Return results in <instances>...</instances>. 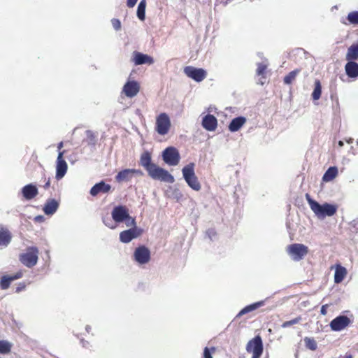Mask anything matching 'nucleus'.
<instances>
[{"instance_id":"f257e3e1","label":"nucleus","mask_w":358,"mask_h":358,"mask_svg":"<svg viewBox=\"0 0 358 358\" xmlns=\"http://www.w3.org/2000/svg\"><path fill=\"white\" fill-rule=\"evenodd\" d=\"M306 198L310 209L319 219L333 216L337 211V206L336 205L328 203L320 204L318 202L313 200L308 194H306Z\"/></svg>"},{"instance_id":"f03ea898","label":"nucleus","mask_w":358,"mask_h":358,"mask_svg":"<svg viewBox=\"0 0 358 358\" xmlns=\"http://www.w3.org/2000/svg\"><path fill=\"white\" fill-rule=\"evenodd\" d=\"M182 176L189 187L193 190L199 191L201 185L194 173V164L189 163L182 169Z\"/></svg>"},{"instance_id":"7ed1b4c3","label":"nucleus","mask_w":358,"mask_h":358,"mask_svg":"<svg viewBox=\"0 0 358 358\" xmlns=\"http://www.w3.org/2000/svg\"><path fill=\"white\" fill-rule=\"evenodd\" d=\"M286 251L293 261L299 262L307 255L308 248L301 243H293L287 247Z\"/></svg>"},{"instance_id":"20e7f679","label":"nucleus","mask_w":358,"mask_h":358,"mask_svg":"<svg viewBox=\"0 0 358 358\" xmlns=\"http://www.w3.org/2000/svg\"><path fill=\"white\" fill-rule=\"evenodd\" d=\"M148 175L154 180H160L168 183H173L174 177L168 171L155 164L148 171Z\"/></svg>"},{"instance_id":"39448f33","label":"nucleus","mask_w":358,"mask_h":358,"mask_svg":"<svg viewBox=\"0 0 358 358\" xmlns=\"http://www.w3.org/2000/svg\"><path fill=\"white\" fill-rule=\"evenodd\" d=\"M39 251L36 247H29L20 255V261L28 268L34 266L38 259Z\"/></svg>"},{"instance_id":"423d86ee","label":"nucleus","mask_w":358,"mask_h":358,"mask_svg":"<svg viewBox=\"0 0 358 358\" xmlns=\"http://www.w3.org/2000/svg\"><path fill=\"white\" fill-rule=\"evenodd\" d=\"M171 123L169 116L162 113L156 117L155 131L160 135L167 134L171 129Z\"/></svg>"},{"instance_id":"0eeeda50","label":"nucleus","mask_w":358,"mask_h":358,"mask_svg":"<svg viewBox=\"0 0 358 358\" xmlns=\"http://www.w3.org/2000/svg\"><path fill=\"white\" fill-rule=\"evenodd\" d=\"M263 350V343L260 336H256L249 341L246 345V351L252 354V358H260Z\"/></svg>"},{"instance_id":"6e6552de","label":"nucleus","mask_w":358,"mask_h":358,"mask_svg":"<svg viewBox=\"0 0 358 358\" xmlns=\"http://www.w3.org/2000/svg\"><path fill=\"white\" fill-rule=\"evenodd\" d=\"M163 160L169 166H176L180 162V154L173 147L166 148L162 154Z\"/></svg>"},{"instance_id":"1a4fd4ad","label":"nucleus","mask_w":358,"mask_h":358,"mask_svg":"<svg viewBox=\"0 0 358 358\" xmlns=\"http://www.w3.org/2000/svg\"><path fill=\"white\" fill-rule=\"evenodd\" d=\"M143 173L140 169H127L120 171L115 176V180L118 182L130 181L134 176H142Z\"/></svg>"},{"instance_id":"9d476101","label":"nucleus","mask_w":358,"mask_h":358,"mask_svg":"<svg viewBox=\"0 0 358 358\" xmlns=\"http://www.w3.org/2000/svg\"><path fill=\"white\" fill-rule=\"evenodd\" d=\"M185 75L196 82H201L206 77V71L203 69H197L193 66H186L184 69Z\"/></svg>"},{"instance_id":"9b49d317","label":"nucleus","mask_w":358,"mask_h":358,"mask_svg":"<svg viewBox=\"0 0 358 358\" xmlns=\"http://www.w3.org/2000/svg\"><path fill=\"white\" fill-rule=\"evenodd\" d=\"M65 152V150L59 151L57 158L55 178L57 180L62 179L65 176L67 171V163L63 159V156Z\"/></svg>"},{"instance_id":"f8f14e48","label":"nucleus","mask_w":358,"mask_h":358,"mask_svg":"<svg viewBox=\"0 0 358 358\" xmlns=\"http://www.w3.org/2000/svg\"><path fill=\"white\" fill-rule=\"evenodd\" d=\"M351 323L350 318L345 315H339L330 322L331 330L340 331L346 328Z\"/></svg>"},{"instance_id":"ddd939ff","label":"nucleus","mask_w":358,"mask_h":358,"mask_svg":"<svg viewBox=\"0 0 358 358\" xmlns=\"http://www.w3.org/2000/svg\"><path fill=\"white\" fill-rule=\"evenodd\" d=\"M134 257L135 261L139 264H145L150 261V252L146 247L140 246L136 248Z\"/></svg>"},{"instance_id":"4468645a","label":"nucleus","mask_w":358,"mask_h":358,"mask_svg":"<svg viewBox=\"0 0 358 358\" xmlns=\"http://www.w3.org/2000/svg\"><path fill=\"white\" fill-rule=\"evenodd\" d=\"M111 215L115 222H123L129 217V209L124 206H115L111 213Z\"/></svg>"},{"instance_id":"2eb2a0df","label":"nucleus","mask_w":358,"mask_h":358,"mask_svg":"<svg viewBox=\"0 0 358 358\" xmlns=\"http://www.w3.org/2000/svg\"><path fill=\"white\" fill-rule=\"evenodd\" d=\"M140 90L139 83L135 80H128L123 86L122 92L128 98H133Z\"/></svg>"},{"instance_id":"dca6fc26","label":"nucleus","mask_w":358,"mask_h":358,"mask_svg":"<svg viewBox=\"0 0 358 358\" xmlns=\"http://www.w3.org/2000/svg\"><path fill=\"white\" fill-rule=\"evenodd\" d=\"M141 234V229L137 227L131 228L128 230L122 231L120 234V240L124 243H128L134 238H137Z\"/></svg>"},{"instance_id":"f3484780","label":"nucleus","mask_w":358,"mask_h":358,"mask_svg":"<svg viewBox=\"0 0 358 358\" xmlns=\"http://www.w3.org/2000/svg\"><path fill=\"white\" fill-rule=\"evenodd\" d=\"M12 240V234L8 229L0 224V248H6Z\"/></svg>"},{"instance_id":"a211bd4d","label":"nucleus","mask_w":358,"mask_h":358,"mask_svg":"<svg viewBox=\"0 0 358 358\" xmlns=\"http://www.w3.org/2000/svg\"><path fill=\"white\" fill-rule=\"evenodd\" d=\"M132 60L136 65L152 64L154 63L152 57L139 52H134Z\"/></svg>"},{"instance_id":"6ab92c4d","label":"nucleus","mask_w":358,"mask_h":358,"mask_svg":"<svg viewBox=\"0 0 358 358\" xmlns=\"http://www.w3.org/2000/svg\"><path fill=\"white\" fill-rule=\"evenodd\" d=\"M217 126V120L213 115H206L202 119V127L207 131H213Z\"/></svg>"},{"instance_id":"aec40b11","label":"nucleus","mask_w":358,"mask_h":358,"mask_svg":"<svg viewBox=\"0 0 358 358\" xmlns=\"http://www.w3.org/2000/svg\"><path fill=\"white\" fill-rule=\"evenodd\" d=\"M111 186L103 181L95 184L90 189V194L93 196L99 193H107L110 190Z\"/></svg>"},{"instance_id":"412c9836","label":"nucleus","mask_w":358,"mask_h":358,"mask_svg":"<svg viewBox=\"0 0 358 358\" xmlns=\"http://www.w3.org/2000/svg\"><path fill=\"white\" fill-rule=\"evenodd\" d=\"M22 273L19 271L13 275H4L1 278L0 281V286L2 289H6L9 287L11 282L21 278Z\"/></svg>"},{"instance_id":"4be33fe9","label":"nucleus","mask_w":358,"mask_h":358,"mask_svg":"<svg viewBox=\"0 0 358 358\" xmlns=\"http://www.w3.org/2000/svg\"><path fill=\"white\" fill-rule=\"evenodd\" d=\"M38 191L37 187L32 184L27 185L22 189V194L27 200L32 199L38 194Z\"/></svg>"},{"instance_id":"5701e85b","label":"nucleus","mask_w":358,"mask_h":358,"mask_svg":"<svg viewBox=\"0 0 358 358\" xmlns=\"http://www.w3.org/2000/svg\"><path fill=\"white\" fill-rule=\"evenodd\" d=\"M267 299H266L264 300L259 301L245 306L237 314L236 317H240L245 314L254 311L257 308L264 306Z\"/></svg>"},{"instance_id":"b1692460","label":"nucleus","mask_w":358,"mask_h":358,"mask_svg":"<svg viewBox=\"0 0 358 358\" xmlns=\"http://www.w3.org/2000/svg\"><path fill=\"white\" fill-rule=\"evenodd\" d=\"M59 202L55 199H48L43 206V212L47 215H53L59 208Z\"/></svg>"},{"instance_id":"393cba45","label":"nucleus","mask_w":358,"mask_h":358,"mask_svg":"<svg viewBox=\"0 0 358 358\" xmlns=\"http://www.w3.org/2000/svg\"><path fill=\"white\" fill-rule=\"evenodd\" d=\"M345 73L349 78H355L358 77V64L354 61H348L345 66Z\"/></svg>"},{"instance_id":"a878e982","label":"nucleus","mask_w":358,"mask_h":358,"mask_svg":"<svg viewBox=\"0 0 358 358\" xmlns=\"http://www.w3.org/2000/svg\"><path fill=\"white\" fill-rule=\"evenodd\" d=\"M348 274L347 269L341 266V264H336L335 266V273H334V282L336 284L341 283Z\"/></svg>"},{"instance_id":"bb28decb","label":"nucleus","mask_w":358,"mask_h":358,"mask_svg":"<svg viewBox=\"0 0 358 358\" xmlns=\"http://www.w3.org/2000/svg\"><path fill=\"white\" fill-rule=\"evenodd\" d=\"M246 122V118L242 116L234 118L229 125V129L231 132L238 131Z\"/></svg>"},{"instance_id":"cd10ccee","label":"nucleus","mask_w":358,"mask_h":358,"mask_svg":"<svg viewBox=\"0 0 358 358\" xmlns=\"http://www.w3.org/2000/svg\"><path fill=\"white\" fill-rule=\"evenodd\" d=\"M341 23L345 25L352 24L355 26L358 25V11H352L348 14L346 19H342Z\"/></svg>"},{"instance_id":"c85d7f7f","label":"nucleus","mask_w":358,"mask_h":358,"mask_svg":"<svg viewBox=\"0 0 358 358\" xmlns=\"http://www.w3.org/2000/svg\"><path fill=\"white\" fill-rule=\"evenodd\" d=\"M140 164L144 167L148 172L155 164L152 163L150 154L148 152H145L141 156Z\"/></svg>"},{"instance_id":"c756f323","label":"nucleus","mask_w":358,"mask_h":358,"mask_svg":"<svg viewBox=\"0 0 358 358\" xmlns=\"http://www.w3.org/2000/svg\"><path fill=\"white\" fill-rule=\"evenodd\" d=\"M345 57L348 61H355L358 59L357 44H353L348 48Z\"/></svg>"},{"instance_id":"7c9ffc66","label":"nucleus","mask_w":358,"mask_h":358,"mask_svg":"<svg viewBox=\"0 0 358 358\" xmlns=\"http://www.w3.org/2000/svg\"><path fill=\"white\" fill-rule=\"evenodd\" d=\"M337 174L338 169L336 166L329 167L323 175L322 180L324 182H329L334 179Z\"/></svg>"},{"instance_id":"2f4dec72","label":"nucleus","mask_w":358,"mask_h":358,"mask_svg":"<svg viewBox=\"0 0 358 358\" xmlns=\"http://www.w3.org/2000/svg\"><path fill=\"white\" fill-rule=\"evenodd\" d=\"M146 0H141L138 5L136 15L138 18L143 21L145 18Z\"/></svg>"},{"instance_id":"473e14b6","label":"nucleus","mask_w":358,"mask_h":358,"mask_svg":"<svg viewBox=\"0 0 358 358\" xmlns=\"http://www.w3.org/2000/svg\"><path fill=\"white\" fill-rule=\"evenodd\" d=\"M314 90L312 93V98L314 101L320 99L322 94V85L319 80H316L314 83Z\"/></svg>"},{"instance_id":"72a5a7b5","label":"nucleus","mask_w":358,"mask_h":358,"mask_svg":"<svg viewBox=\"0 0 358 358\" xmlns=\"http://www.w3.org/2000/svg\"><path fill=\"white\" fill-rule=\"evenodd\" d=\"M300 69H295L291 71L287 76L284 78V83L285 84H291L296 78L297 75L299 73Z\"/></svg>"},{"instance_id":"f704fd0d","label":"nucleus","mask_w":358,"mask_h":358,"mask_svg":"<svg viewBox=\"0 0 358 358\" xmlns=\"http://www.w3.org/2000/svg\"><path fill=\"white\" fill-rule=\"evenodd\" d=\"M97 135L91 130L86 131V141L89 145H95Z\"/></svg>"},{"instance_id":"c9c22d12","label":"nucleus","mask_w":358,"mask_h":358,"mask_svg":"<svg viewBox=\"0 0 358 358\" xmlns=\"http://www.w3.org/2000/svg\"><path fill=\"white\" fill-rule=\"evenodd\" d=\"M11 350V344L7 341H0V354H8Z\"/></svg>"},{"instance_id":"e433bc0d","label":"nucleus","mask_w":358,"mask_h":358,"mask_svg":"<svg viewBox=\"0 0 358 358\" xmlns=\"http://www.w3.org/2000/svg\"><path fill=\"white\" fill-rule=\"evenodd\" d=\"M304 342L306 347L311 350H315L317 348L316 341L312 338L306 337Z\"/></svg>"},{"instance_id":"4c0bfd02","label":"nucleus","mask_w":358,"mask_h":358,"mask_svg":"<svg viewBox=\"0 0 358 358\" xmlns=\"http://www.w3.org/2000/svg\"><path fill=\"white\" fill-rule=\"evenodd\" d=\"M268 64L266 62H263L257 64V74L258 76H264L265 71L267 68Z\"/></svg>"},{"instance_id":"58836bf2","label":"nucleus","mask_w":358,"mask_h":358,"mask_svg":"<svg viewBox=\"0 0 358 358\" xmlns=\"http://www.w3.org/2000/svg\"><path fill=\"white\" fill-rule=\"evenodd\" d=\"M215 352V348L214 347L211 348H208L206 347L203 350V358H213L212 355Z\"/></svg>"},{"instance_id":"ea45409f","label":"nucleus","mask_w":358,"mask_h":358,"mask_svg":"<svg viewBox=\"0 0 358 358\" xmlns=\"http://www.w3.org/2000/svg\"><path fill=\"white\" fill-rule=\"evenodd\" d=\"M124 222H125V224L127 227H131V228H134V227H136V220L134 217H131L129 215V217H127L126 220H124Z\"/></svg>"},{"instance_id":"a19ab883","label":"nucleus","mask_w":358,"mask_h":358,"mask_svg":"<svg viewBox=\"0 0 358 358\" xmlns=\"http://www.w3.org/2000/svg\"><path fill=\"white\" fill-rule=\"evenodd\" d=\"M301 320V318L300 317H296V318H294L292 320H289V321H286L285 322L282 323V328H287V327H289L292 325H294V324H296L297 323H299Z\"/></svg>"},{"instance_id":"79ce46f5","label":"nucleus","mask_w":358,"mask_h":358,"mask_svg":"<svg viewBox=\"0 0 358 358\" xmlns=\"http://www.w3.org/2000/svg\"><path fill=\"white\" fill-rule=\"evenodd\" d=\"M103 222L105 224V225L107 226L110 229H114L117 227V225L109 218L103 219Z\"/></svg>"},{"instance_id":"37998d69","label":"nucleus","mask_w":358,"mask_h":358,"mask_svg":"<svg viewBox=\"0 0 358 358\" xmlns=\"http://www.w3.org/2000/svg\"><path fill=\"white\" fill-rule=\"evenodd\" d=\"M112 25L115 30H119L121 28V22L118 19H113L111 20Z\"/></svg>"},{"instance_id":"c03bdc74","label":"nucleus","mask_w":358,"mask_h":358,"mask_svg":"<svg viewBox=\"0 0 358 358\" xmlns=\"http://www.w3.org/2000/svg\"><path fill=\"white\" fill-rule=\"evenodd\" d=\"M138 0H127V6L129 8H133L137 3Z\"/></svg>"},{"instance_id":"a18cd8bd","label":"nucleus","mask_w":358,"mask_h":358,"mask_svg":"<svg viewBox=\"0 0 358 358\" xmlns=\"http://www.w3.org/2000/svg\"><path fill=\"white\" fill-rule=\"evenodd\" d=\"M328 305L327 304H325V305H323L321 308V310H320V313L322 315H326L327 313V308H328Z\"/></svg>"},{"instance_id":"49530a36","label":"nucleus","mask_w":358,"mask_h":358,"mask_svg":"<svg viewBox=\"0 0 358 358\" xmlns=\"http://www.w3.org/2000/svg\"><path fill=\"white\" fill-rule=\"evenodd\" d=\"M182 194L179 190L175 191V199H176L177 201H179L182 197Z\"/></svg>"},{"instance_id":"de8ad7c7","label":"nucleus","mask_w":358,"mask_h":358,"mask_svg":"<svg viewBox=\"0 0 358 358\" xmlns=\"http://www.w3.org/2000/svg\"><path fill=\"white\" fill-rule=\"evenodd\" d=\"M34 220H35L36 222H43L44 220V217L42 215H38V216H36L34 218Z\"/></svg>"},{"instance_id":"09e8293b","label":"nucleus","mask_w":358,"mask_h":358,"mask_svg":"<svg viewBox=\"0 0 358 358\" xmlns=\"http://www.w3.org/2000/svg\"><path fill=\"white\" fill-rule=\"evenodd\" d=\"M24 287H25V286L24 285L18 286L16 288V292L18 293V292H21L22 289H24Z\"/></svg>"},{"instance_id":"8fccbe9b","label":"nucleus","mask_w":358,"mask_h":358,"mask_svg":"<svg viewBox=\"0 0 358 358\" xmlns=\"http://www.w3.org/2000/svg\"><path fill=\"white\" fill-rule=\"evenodd\" d=\"M63 145H64V143H63V142H62H62H60V143H59L57 144V150H58V152H59V151H62V150H61V149L63 148Z\"/></svg>"},{"instance_id":"3c124183","label":"nucleus","mask_w":358,"mask_h":358,"mask_svg":"<svg viewBox=\"0 0 358 358\" xmlns=\"http://www.w3.org/2000/svg\"><path fill=\"white\" fill-rule=\"evenodd\" d=\"M346 142L348 143H352L353 142V138H350L349 139L346 140Z\"/></svg>"},{"instance_id":"603ef678","label":"nucleus","mask_w":358,"mask_h":358,"mask_svg":"<svg viewBox=\"0 0 358 358\" xmlns=\"http://www.w3.org/2000/svg\"><path fill=\"white\" fill-rule=\"evenodd\" d=\"M49 186H50V181H48V182L45 184L44 187H45V189H47Z\"/></svg>"},{"instance_id":"864d4df0","label":"nucleus","mask_w":358,"mask_h":358,"mask_svg":"<svg viewBox=\"0 0 358 358\" xmlns=\"http://www.w3.org/2000/svg\"><path fill=\"white\" fill-rule=\"evenodd\" d=\"M338 145H339L340 147H342V146H343V145H344V144H343V142L342 141H338Z\"/></svg>"},{"instance_id":"5fc2aeb1","label":"nucleus","mask_w":358,"mask_h":358,"mask_svg":"<svg viewBox=\"0 0 358 358\" xmlns=\"http://www.w3.org/2000/svg\"><path fill=\"white\" fill-rule=\"evenodd\" d=\"M90 329H91L90 326H88V325H87V326H86V327H85V329H86V331H87L88 333L90 332Z\"/></svg>"},{"instance_id":"6e6d98bb","label":"nucleus","mask_w":358,"mask_h":358,"mask_svg":"<svg viewBox=\"0 0 358 358\" xmlns=\"http://www.w3.org/2000/svg\"><path fill=\"white\" fill-rule=\"evenodd\" d=\"M211 232H213V230H208V236H209L210 239H212V236L210 235V233H211Z\"/></svg>"},{"instance_id":"4d7b16f0","label":"nucleus","mask_w":358,"mask_h":358,"mask_svg":"<svg viewBox=\"0 0 358 358\" xmlns=\"http://www.w3.org/2000/svg\"><path fill=\"white\" fill-rule=\"evenodd\" d=\"M343 358H352L350 355L345 356Z\"/></svg>"},{"instance_id":"13d9d810","label":"nucleus","mask_w":358,"mask_h":358,"mask_svg":"<svg viewBox=\"0 0 358 358\" xmlns=\"http://www.w3.org/2000/svg\"><path fill=\"white\" fill-rule=\"evenodd\" d=\"M85 344H87V342H83V347H86V345Z\"/></svg>"},{"instance_id":"bf43d9fd","label":"nucleus","mask_w":358,"mask_h":358,"mask_svg":"<svg viewBox=\"0 0 358 358\" xmlns=\"http://www.w3.org/2000/svg\"><path fill=\"white\" fill-rule=\"evenodd\" d=\"M259 83H260V84H261V85H263V84H264V82H263V81H262V80H260V81H259Z\"/></svg>"},{"instance_id":"052dcab7","label":"nucleus","mask_w":358,"mask_h":358,"mask_svg":"<svg viewBox=\"0 0 358 358\" xmlns=\"http://www.w3.org/2000/svg\"><path fill=\"white\" fill-rule=\"evenodd\" d=\"M231 0H227L226 1V3L229 2V1H231Z\"/></svg>"},{"instance_id":"680f3d73","label":"nucleus","mask_w":358,"mask_h":358,"mask_svg":"<svg viewBox=\"0 0 358 358\" xmlns=\"http://www.w3.org/2000/svg\"><path fill=\"white\" fill-rule=\"evenodd\" d=\"M356 224H357V225H358V221H357V222H356Z\"/></svg>"},{"instance_id":"e2e57ef3","label":"nucleus","mask_w":358,"mask_h":358,"mask_svg":"<svg viewBox=\"0 0 358 358\" xmlns=\"http://www.w3.org/2000/svg\"><path fill=\"white\" fill-rule=\"evenodd\" d=\"M357 45H358V43H357Z\"/></svg>"}]
</instances>
